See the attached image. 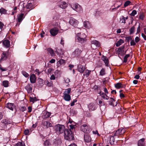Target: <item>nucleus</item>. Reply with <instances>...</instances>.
Masks as SVG:
<instances>
[{
  "instance_id": "f257e3e1",
  "label": "nucleus",
  "mask_w": 146,
  "mask_h": 146,
  "mask_svg": "<svg viewBox=\"0 0 146 146\" xmlns=\"http://www.w3.org/2000/svg\"><path fill=\"white\" fill-rule=\"evenodd\" d=\"M64 135L65 139L67 140L70 141L74 139V135L70 129H66L65 130Z\"/></svg>"
},
{
  "instance_id": "f03ea898",
  "label": "nucleus",
  "mask_w": 146,
  "mask_h": 146,
  "mask_svg": "<svg viewBox=\"0 0 146 146\" xmlns=\"http://www.w3.org/2000/svg\"><path fill=\"white\" fill-rule=\"evenodd\" d=\"M79 28H77L75 31V33L76 34V40L80 42H82L84 41L85 39L86 35L83 33L81 35L80 33H78L77 31L80 30Z\"/></svg>"
},
{
  "instance_id": "7ed1b4c3",
  "label": "nucleus",
  "mask_w": 146,
  "mask_h": 146,
  "mask_svg": "<svg viewBox=\"0 0 146 146\" xmlns=\"http://www.w3.org/2000/svg\"><path fill=\"white\" fill-rule=\"evenodd\" d=\"M80 129L82 131L85 133H89L91 130L90 126L84 124L81 126Z\"/></svg>"
},
{
  "instance_id": "20e7f679",
  "label": "nucleus",
  "mask_w": 146,
  "mask_h": 146,
  "mask_svg": "<svg viewBox=\"0 0 146 146\" xmlns=\"http://www.w3.org/2000/svg\"><path fill=\"white\" fill-rule=\"evenodd\" d=\"M72 8L78 13H81L82 11V9L81 7L77 4H72L71 5Z\"/></svg>"
},
{
  "instance_id": "39448f33",
  "label": "nucleus",
  "mask_w": 146,
  "mask_h": 146,
  "mask_svg": "<svg viewBox=\"0 0 146 146\" xmlns=\"http://www.w3.org/2000/svg\"><path fill=\"white\" fill-rule=\"evenodd\" d=\"M56 130L59 133H64V131L66 129H65L64 126L63 125L58 124L56 125Z\"/></svg>"
},
{
  "instance_id": "423d86ee",
  "label": "nucleus",
  "mask_w": 146,
  "mask_h": 146,
  "mask_svg": "<svg viewBox=\"0 0 146 146\" xmlns=\"http://www.w3.org/2000/svg\"><path fill=\"white\" fill-rule=\"evenodd\" d=\"M59 31L58 29L55 27L52 28L50 31V34L53 36H56L58 33Z\"/></svg>"
},
{
  "instance_id": "0eeeda50",
  "label": "nucleus",
  "mask_w": 146,
  "mask_h": 146,
  "mask_svg": "<svg viewBox=\"0 0 146 146\" xmlns=\"http://www.w3.org/2000/svg\"><path fill=\"white\" fill-rule=\"evenodd\" d=\"M69 23L70 25L75 27H76L78 24V22L77 20L72 17L70 19Z\"/></svg>"
},
{
  "instance_id": "6e6552de",
  "label": "nucleus",
  "mask_w": 146,
  "mask_h": 146,
  "mask_svg": "<svg viewBox=\"0 0 146 146\" xmlns=\"http://www.w3.org/2000/svg\"><path fill=\"white\" fill-rule=\"evenodd\" d=\"M125 131V130L123 128L118 129L114 134V136H118L124 134Z\"/></svg>"
},
{
  "instance_id": "1a4fd4ad",
  "label": "nucleus",
  "mask_w": 146,
  "mask_h": 146,
  "mask_svg": "<svg viewBox=\"0 0 146 146\" xmlns=\"http://www.w3.org/2000/svg\"><path fill=\"white\" fill-rule=\"evenodd\" d=\"M91 47L93 49L96 48L97 47L100 46V44L97 40H94L92 41Z\"/></svg>"
},
{
  "instance_id": "9d476101",
  "label": "nucleus",
  "mask_w": 146,
  "mask_h": 146,
  "mask_svg": "<svg viewBox=\"0 0 146 146\" xmlns=\"http://www.w3.org/2000/svg\"><path fill=\"white\" fill-rule=\"evenodd\" d=\"M88 107L90 111H93L95 110L97 108L96 105L94 103H91L88 106Z\"/></svg>"
},
{
  "instance_id": "9b49d317",
  "label": "nucleus",
  "mask_w": 146,
  "mask_h": 146,
  "mask_svg": "<svg viewBox=\"0 0 146 146\" xmlns=\"http://www.w3.org/2000/svg\"><path fill=\"white\" fill-rule=\"evenodd\" d=\"M42 124L43 126L46 128H48L52 126L51 124L48 121L43 120L42 121Z\"/></svg>"
},
{
  "instance_id": "f8f14e48",
  "label": "nucleus",
  "mask_w": 146,
  "mask_h": 146,
  "mask_svg": "<svg viewBox=\"0 0 146 146\" xmlns=\"http://www.w3.org/2000/svg\"><path fill=\"white\" fill-rule=\"evenodd\" d=\"M81 52L80 50L78 48H77L72 53V55L74 57H77L80 55Z\"/></svg>"
},
{
  "instance_id": "ddd939ff",
  "label": "nucleus",
  "mask_w": 146,
  "mask_h": 146,
  "mask_svg": "<svg viewBox=\"0 0 146 146\" xmlns=\"http://www.w3.org/2000/svg\"><path fill=\"white\" fill-rule=\"evenodd\" d=\"M51 115V113L48 111H45L43 113L41 116L43 119H45L49 117Z\"/></svg>"
},
{
  "instance_id": "4468645a",
  "label": "nucleus",
  "mask_w": 146,
  "mask_h": 146,
  "mask_svg": "<svg viewBox=\"0 0 146 146\" xmlns=\"http://www.w3.org/2000/svg\"><path fill=\"white\" fill-rule=\"evenodd\" d=\"M125 47V46L124 45L120 46L118 48L117 52L118 53V54L123 55L124 54V50L123 49Z\"/></svg>"
},
{
  "instance_id": "2eb2a0df",
  "label": "nucleus",
  "mask_w": 146,
  "mask_h": 146,
  "mask_svg": "<svg viewBox=\"0 0 146 146\" xmlns=\"http://www.w3.org/2000/svg\"><path fill=\"white\" fill-rule=\"evenodd\" d=\"M78 71L81 73L84 72V71L85 70L86 68L85 66L84 65H82L79 64L78 66Z\"/></svg>"
},
{
  "instance_id": "dca6fc26",
  "label": "nucleus",
  "mask_w": 146,
  "mask_h": 146,
  "mask_svg": "<svg viewBox=\"0 0 146 146\" xmlns=\"http://www.w3.org/2000/svg\"><path fill=\"white\" fill-rule=\"evenodd\" d=\"M25 89L27 90L28 93H31L32 92V85L31 84H28L25 87Z\"/></svg>"
},
{
  "instance_id": "f3484780",
  "label": "nucleus",
  "mask_w": 146,
  "mask_h": 146,
  "mask_svg": "<svg viewBox=\"0 0 146 146\" xmlns=\"http://www.w3.org/2000/svg\"><path fill=\"white\" fill-rule=\"evenodd\" d=\"M3 44L4 46L6 48H9L10 46V41L7 39L4 40L3 42Z\"/></svg>"
},
{
  "instance_id": "a211bd4d",
  "label": "nucleus",
  "mask_w": 146,
  "mask_h": 146,
  "mask_svg": "<svg viewBox=\"0 0 146 146\" xmlns=\"http://www.w3.org/2000/svg\"><path fill=\"white\" fill-rule=\"evenodd\" d=\"M6 105L8 108L12 111L13 110V109L15 107V104L13 103H8Z\"/></svg>"
},
{
  "instance_id": "6ab92c4d",
  "label": "nucleus",
  "mask_w": 146,
  "mask_h": 146,
  "mask_svg": "<svg viewBox=\"0 0 146 146\" xmlns=\"http://www.w3.org/2000/svg\"><path fill=\"white\" fill-rule=\"evenodd\" d=\"M8 54L6 52H3L1 55V57L0 59V61L2 60H6L7 58Z\"/></svg>"
},
{
  "instance_id": "aec40b11",
  "label": "nucleus",
  "mask_w": 146,
  "mask_h": 146,
  "mask_svg": "<svg viewBox=\"0 0 146 146\" xmlns=\"http://www.w3.org/2000/svg\"><path fill=\"white\" fill-rule=\"evenodd\" d=\"M24 15L23 13H21L19 14L17 16V19L19 23H21L24 18Z\"/></svg>"
},
{
  "instance_id": "412c9836",
  "label": "nucleus",
  "mask_w": 146,
  "mask_h": 146,
  "mask_svg": "<svg viewBox=\"0 0 146 146\" xmlns=\"http://www.w3.org/2000/svg\"><path fill=\"white\" fill-rule=\"evenodd\" d=\"M145 139L142 138L139 140L138 142V146H145Z\"/></svg>"
},
{
  "instance_id": "4be33fe9",
  "label": "nucleus",
  "mask_w": 146,
  "mask_h": 146,
  "mask_svg": "<svg viewBox=\"0 0 146 146\" xmlns=\"http://www.w3.org/2000/svg\"><path fill=\"white\" fill-rule=\"evenodd\" d=\"M30 80L31 83H34L36 81V76L34 74H32L30 77Z\"/></svg>"
},
{
  "instance_id": "5701e85b",
  "label": "nucleus",
  "mask_w": 146,
  "mask_h": 146,
  "mask_svg": "<svg viewBox=\"0 0 146 146\" xmlns=\"http://www.w3.org/2000/svg\"><path fill=\"white\" fill-rule=\"evenodd\" d=\"M84 140L86 142H90L91 141L90 137L88 135H84Z\"/></svg>"
},
{
  "instance_id": "b1692460",
  "label": "nucleus",
  "mask_w": 146,
  "mask_h": 146,
  "mask_svg": "<svg viewBox=\"0 0 146 146\" xmlns=\"http://www.w3.org/2000/svg\"><path fill=\"white\" fill-rule=\"evenodd\" d=\"M63 97L66 101H69L71 100V96L69 94H63Z\"/></svg>"
},
{
  "instance_id": "393cba45",
  "label": "nucleus",
  "mask_w": 146,
  "mask_h": 146,
  "mask_svg": "<svg viewBox=\"0 0 146 146\" xmlns=\"http://www.w3.org/2000/svg\"><path fill=\"white\" fill-rule=\"evenodd\" d=\"M115 136H114V135L113 136H111L110 137V142L111 145H114L115 144V138L114 137Z\"/></svg>"
},
{
  "instance_id": "a878e982",
  "label": "nucleus",
  "mask_w": 146,
  "mask_h": 146,
  "mask_svg": "<svg viewBox=\"0 0 146 146\" xmlns=\"http://www.w3.org/2000/svg\"><path fill=\"white\" fill-rule=\"evenodd\" d=\"M65 63V60L63 59L59 60L57 62V65L58 66L64 64Z\"/></svg>"
},
{
  "instance_id": "bb28decb",
  "label": "nucleus",
  "mask_w": 146,
  "mask_h": 146,
  "mask_svg": "<svg viewBox=\"0 0 146 146\" xmlns=\"http://www.w3.org/2000/svg\"><path fill=\"white\" fill-rule=\"evenodd\" d=\"M84 26L86 28L89 29L90 27V25L88 21H85L84 23Z\"/></svg>"
},
{
  "instance_id": "cd10ccee",
  "label": "nucleus",
  "mask_w": 146,
  "mask_h": 146,
  "mask_svg": "<svg viewBox=\"0 0 146 146\" xmlns=\"http://www.w3.org/2000/svg\"><path fill=\"white\" fill-rule=\"evenodd\" d=\"M60 7L61 8L65 9L67 7L66 3L64 1L62 2L60 5Z\"/></svg>"
},
{
  "instance_id": "c85d7f7f",
  "label": "nucleus",
  "mask_w": 146,
  "mask_h": 146,
  "mask_svg": "<svg viewBox=\"0 0 146 146\" xmlns=\"http://www.w3.org/2000/svg\"><path fill=\"white\" fill-rule=\"evenodd\" d=\"M102 60L104 61L106 66H108V60L106 57L103 56L102 57Z\"/></svg>"
},
{
  "instance_id": "c756f323",
  "label": "nucleus",
  "mask_w": 146,
  "mask_h": 146,
  "mask_svg": "<svg viewBox=\"0 0 146 146\" xmlns=\"http://www.w3.org/2000/svg\"><path fill=\"white\" fill-rule=\"evenodd\" d=\"M124 42L123 40L121 39H119L117 42L116 44V46L118 47L120 46L121 44Z\"/></svg>"
},
{
  "instance_id": "7c9ffc66",
  "label": "nucleus",
  "mask_w": 146,
  "mask_h": 146,
  "mask_svg": "<svg viewBox=\"0 0 146 146\" xmlns=\"http://www.w3.org/2000/svg\"><path fill=\"white\" fill-rule=\"evenodd\" d=\"M123 86H124L120 83H118L115 85V87L117 88H123Z\"/></svg>"
},
{
  "instance_id": "2f4dec72",
  "label": "nucleus",
  "mask_w": 146,
  "mask_h": 146,
  "mask_svg": "<svg viewBox=\"0 0 146 146\" xmlns=\"http://www.w3.org/2000/svg\"><path fill=\"white\" fill-rule=\"evenodd\" d=\"M145 17V15L143 13H141L139 16V19L141 20H143Z\"/></svg>"
},
{
  "instance_id": "473e14b6",
  "label": "nucleus",
  "mask_w": 146,
  "mask_h": 146,
  "mask_svg": "<svg viewBox=\"0 0 146 146\" xmlns=\"http://www.w3.org/2000/svg\"><path fill=\"white\" fill-rule=\"evenodd\" d=\"M9 82L7 80H5L3 81V86L5 87H7L9 86Z\"/></svg>"
},
{
  "instance_id": "72a5a7b5",
  "label": "nucleus",
  "mask_w": 146,
  "mask_h": 146,
  "mask_svg": "<svg viewBox=\"0 0 146 146\" xmlns=\"http://www.w3.org/2000/svg\"><path fill=\"white\" fill-rule=\"evenodd\" d=\"M91 72V71L90 70H86L85 72V74H84V76L85 75L87 77L90 74V73Z\"/></svg>"
},
{
  "instance_id": "f704fd0d",
  "label": "nucleus",
  "mask_w": 146,
  "mask_h": 146,
  "mask_svg": "<svg viewBox=\"0 0 146 146\" xmlns=\"http://www.w3.org/2000/svg\"><path fill=\"white\" fill-rule=\"evenodd\" d=\"M71 89L70 88H68L66 89L64 92L63 94H69L71 92Z\"/></svg>"
},
{
  "instance_id": "c9c22d12",
  "label": "nucleus",
  "mask_w": 146,
  "mask_h": 146,
  "mask_svg": "<svg viewBox=\"0 0 146 146\" xmlns=\"http://www.w3.org/2000/svg\"><path fill=\"white\" fill-rule=\"evenodd\" d=\"M0 13L1 14H5L6 13V11L3 8L0 9Z\"/></svg>"
},
{
  "instance_id": "e433bc0d",
  "label": "nucleus",
  "mask_w": 146,
  "mask_h": 146,
  "mask_svg": "<svg viewBox=\"0 0 146 146\" xmlns=\"http://www.w3.org/2000/svg\"><path fill=\"white\" fill-rule=\"evenodd\" d=\"M2 121L3 122L5 125L9 124L11 123V121H9L7 119L3 120Z\"/></svg>"
},
{
  "instance_id": "4c0bfd02",
  "label": "nucleus",
  "mask_w": 146,
  "mask_h": 146,
  "mask_svg": "<svg viewBox=\"0 0 146 146\" xmlns=\"http://www.w3.org/2000/svg\"><path fill=\"white\" fill-rule=\"evenodd\" d=\"M32 4L31 3H28L27 4L26 6V8L27 9H32Z\"/></svg>"
},
{
  "instance_id": "58836bf2",
  "label": "nucleus",
  "mask_w": 146,
  "mask_h": 146,
  "mask_svg": "<svg viewBox=\"0 0 146 146\" xmlns=\"http://www.w3.org/2000/svg\"><path fill=\"white\" fill-rule=\"evenodd\" d=\"M105 74V70L104 68H102L100 72V75L102 76L104 75Z\"/></svg>"
},
{
  "instance_id": "ea45409f",
  "label": "nucleus",
  "mask_w": 146,
  "mask_h": 146,
  "mask_svg": "<svg viewBox=\"0 0 146 146\" xmlns=\"http://www.w3.org/2000/svg\"><path fill=\"white\" fill-rule=\"evenodd\" d=\"M50 145V143L48 140H46L44 143V145L45 146H49Z\"/></svg>"
},
{
  "instance_id": "a19ab883",
  "label": "nucleus",
  "mask_w": 146,
  "mask_h": 146,
  "mask_svg": "<svg viewBox=\"0 0 146 146\" xmlns=\"http://www.w3.org/2000/svg\"><path fill=\"white\" fill-rule=\"evenodd\" d=\"M37 100V98L36 97L34 98L30 97V101L33 103H34L35 101Z\"/></svg>"
},
{
  "instance_id": "79ce46f5",
  "label": "nucleus",
  "mask_w": 146,
  "mask_h": 146,
  "mask_svg": "<svg viewBox=\"0 0 146 146\" xmlns=\"http://www.w3.org/2000/svg\"><path fill=\"white\" fill-rule=\"evenodd\" d=\"M120 22H121V23H125V17L122 16L121 17V18L120 19Z\"/></svg>"
},
{
  "instance_id": "37998d69",
  "label": "nucleus",
  "mask_w": 146,
  "mask_h": 146,
  "mask_svg": "<svg viewBox=\"0 0 146 146\" xmlns=\"http://www.w3.org/2000/svg\"><path fill=\"white\" fill-rule=\"evenodd\" d=\"M22 74L26 78L28 77L29 76V74L25 71H22Z\"/></svg>"
},
{
  "instance_id": "c03bdc74",
  "label": "nucleus",
  "mask_w": 146,
  "mask_h": 146,
  "mask_svg": "<svg viewBox=\"0 0 146 146\" xmlns=\"http://www.w3.org/2000/svg\"><path fill=\"white\" fill-rule=\"evenodd\" d=\"M129 56V54H126L124 57L123 62H126L127 61V58Z\"/></svg>"
},
{
  "instance_id": "a18cd8bd",
  "label": "nucleus",
  "mask_w": 146,
  "mask_h": 146,
  "mask_svg": "<svg viewBox=\"0 0 146 146\" xmlns=\"http://www.w3.org/2000/svg\"><path fill=\"white\" fill-rule=\"evenodd\" d=\"M47 51L51 55H52V54L54 53V51L53 50L51 49V48H48L47 49Z\"/></svg>"
},
{
  "instance_id": "49530a36",
  "label": "nucleus",
  "mask_w": 146,
  "mask_h": 146,
  "mask_svg": "<svg viewBox=\"0 0 146 146\" xmlns=\"http://www.w3.org/2000/svg\"><path fill=\"white\" fill-rule=\"evenodd\" d=\"M135 27L133 26L130 30V34H133L134 32Z\"/></svg>"
},
{
  "instance_id": "de8ad7c7",
  "label": "nucleus",
  "mask_w": 146,
  "mask_h": 146,
  "mask_svg": "<svg viewBox=\"0 0 146 146\" xmlns=\"http://www.w3.org/2000/svg\"><path fill=\"white\" fill-rule=\"evenodd\" d=\"M130 3L131 2L129 1H126L125 2L124 5V7H126L127 6H128L130 4Z\"/></svg>"
},
{
  "instance_id": "09e8293b",
  "label": "nucleus",
  "mask_w": 146,
  "mask_h": 146,
  "mask_svg": "<svg viewBox=\"0 0 146 146\" xmlns=\"http://www.w3.org/2000/svg\"><path fill=\"white\" fill-rule=\"evenodd\" d=\"M100 96L104 99H105L106 98H109V97L104 92H102V94H100Z\"/></svg>"
},
{
  "instance_id": "8fccbe9b",
  "label": "nucleus",
  "mask_w": 146,
  "mask_h": 146,
  "mask_svg": "<svg viewBox=\"0 0 146 146\" xmlns=\"http://www.w3.org/2000/svg\"><path fill=\"white\" fill-rule=\"evenodd\" d=\"M137 13L136 11L135 10H133L130 15L131 16L133 17Z\"/></svg>"
},
{
  "instance_id": "3c124183",
  "label": "nucleus",
  "mask_w": 146,
  "mask_h": 146,
  "mask_svg": "<svg viewBox=\"0 0 146 146\" xmlns=\"http://www.w3.org/2000/svg\"><path fill=\"white\" fill-rule=\"evenodd\" d=\"M15 146H25L24 143L22 142H19Z\"/></svg>"
},
{
  "instance_id": "603ef678",
  "label": "nucleus",
  "mask_w": 146,
  "mask_h": 146,
  "mask_svg": "<svg viewBox=\"0 0 146 146\" xmlns=\"http://www.w3.org/2000/svg\"><path fill=\"white\" fill-rule=\"evenodd\" d=\"M26 110V108L25 106H22L20 107V110L21 111L23 112L24 111H25Z\"/></svg>"
},
{
  "instance_id": "864d4df0",
  "label": "nucleus",
  "mask_w": 146,
  "mask_h": 146,
  "mask_svg": "<svg viewBox=\"0 0 146 146\" xmlns=\"http://www.w3.org/2000/svg\"><path fill=\"white\" fill-rule=\"evenodd\" d=\"M125 41L129 42L130 40L131 39V38L130 36L126 37H125Z\"/></svg>"
},
{
  "instance_id": "5fc2aeb1",
  "label": "nucleus",
  "mask_w": 146,
  "mask_h": 146,
  "mask_svg": "<svg viewBox=\"0 0 146 146\" xmlns=\"http://www.w3.org/2000/svg\"><path fill=\"white\" fill-rule=\"evenodd\" d=\"M110 99L111 100L109 102L110 103L109 104L111 105L114 106V105L113 104V102L114 101H115V100L111 98Z\"/></svg>"
},
{
  "instance_id": "6e6d98bb",
  "label": "nucleus",
  "mask_w": 146,
  "mask_h": 146,
  "mask_svg": "<svg viewBox=\"0 0 146 146\" xmlns=\"http://www.w3.org/2000/svg\"><path fill=\"white\" fill-rule=\"evenodd\" d=\"M47 86H48L50 87L52 86V82L51 81H50V82L47 81Z\"/></svg>"
},
{
  "instance_id": "4d7b16f0",
  "label": "nucleus",
  "mask_w": 146,
  "mask_h": 146,
  "mask_svg": "<svg viewBox=\"0 0 146 146\" xmlns=\"http://www.w3.org/2000/svg\"><path fill=\"white\" fill-rule=\"evenodd\" d=\"M136 44L135 43L134 40H131L130 42V44L131 46H134Z\"/></svg>"
},
{
  "instance_id": "13d9d810",
  "label": "nucleus",
  "mask_w": 146,
  "mask_h": 146,
  "mask_svg": "<svg viewBox=\"0 0 146 146\" xmlns=\"http://www.w3.org/2000/svg\"><path fill=\"white\" fill-rule=\"evenodd\" d=\"M77 102V100L76 99L74 100L70 104V106H73L74 105L75 102Z\"/></svg>"
},
{
  "instance_id": "bf43d9fd",
  "label": "nucleus",
  "mask_w": 146,
  "mask_h": 146,
  "mask_svg": "<svg viewBox=\"0 0 146 146\" xmlns=\"http://www.w3.org/2000/svg\"><path fill=\"white\" fill-rule=\"evenodd\" d=\"M140 40V39L139 37L138 36H136L135 38V42L137 43Z\"/></svg>"
},
{
  "instance_id": "052dcab7",
  "label": "nucleus",
  "mask_w": 146,
  "mask_h": 146,
  "mask_svg": "<svg viewBox=\"0 0 146 146\" xmlns=\"http://www.w3.org/2000/svg\"><path fill=\"white\" fill-rule=\"evenodd\" d=\"M141 36L144 39L146 40V36L143 33H141Z\"/></svg>"
},
{
  "instance_id": "680f3d73",
  "label": "nucleus",
  "mask_w": 146,
  "mask_h": 146,
  "mask_svg": "<svg viewBox=\"0 0 146 146\" xmlns=\"http://www.w3.org/2000/svg\"><path fill=\"white\" fill-rule=\"evenodd\" d=\"M50 78L51 80H54L55 79V77L54 74H52Z\"/></svg>"
},
{
  "instance_id": "e2e57ef3",
  "label": "nucleus",
  "mask_w": 146,
  "mask_h": 146,
  "mask_svg": "<svg viewBox=\"0 0 146 146\" xmlns=\"http://www.w3.org/2000/svg\"><path fill=\"white\" fill-rule=\"evenodd\" d=\"M0 69L2 71H6L7 70V69H6V68H2V66L1 65H0Z\"/></svg>"
},
{
  "instance_id": "0e129e2a",
  "label": "nucleus",
  "mask_w": 146,
  "mask_h": 146,
  "mask_svg": "<svg viewBox=\"0 0 146 146\" xmlns=\"http://www.w3.org/2000/svg\"><path fill=\"white\" fill-rule=\"evenodd\" d=\"M140 25H139L137 29V33H139L140 32Z\"/></svg>"
},
{
  "instance_id": "69168bd1",
  "label": "nucleus",
  "mask_w": 146,
  "mask_h": 146,
  "mask_svg": "<svg viewBox=\"0 0 146 146\" xmlns=\"http://www.w3.org/2000/svg\"><path fill=\"white\" fill-rule=\"evenodd\" d=\"M28 112L29 113H30L32 111V107L31 106H29L28 107Z\"/></svg>"
},
{
  "instance_id": "338daca9",
  "label": "nucleus",
  "mask_w": 146,
  "mask_h": 146,
  "mask_svg": "<svg viewBox=\"0 0 146 146\" xmlns=\"http://www.w3.org/2000/svg\"><path fill=\"white\" fill-rule=\"evenodd\" d=\"M3 23L1 22H0V28L1 29L3 28Z\"/></svg>"
},
{
  "instance_id": "774afa93",
  "label": "nucleus",
  "mask_w": 146,
  "mask_h": 146,
  "mask_svg": "<svg viewBox=\"0 0 146 146\" xmlns=\"http://www.w3.org/2000/svg\"><path fill=\"white\" fill-rule=\"evenodd\" d=\"M29 132V130H25L24 131V134L25 135H27L28 134Z\"/></svg>"
}]
</instances>
